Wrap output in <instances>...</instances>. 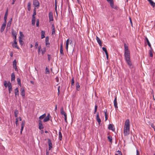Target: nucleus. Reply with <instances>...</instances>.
<instances>
[{
    "mask_svg": "<svg viewBox=\"0 0 155 155\" xmlns=\"http://www.w3.org/2000/svg\"><path fill=\"white\" fill-rule=\"evenodd\" d=\"M31 3L30 2H29L28 3V9L29 11L31 9Z\"/></svg>",
    "mask_w": 155,
    "mask_h": 155,
    "instance_id": "nucleus-30",
    "label": "nucleus"
},
{
    "mask_svg": "<svg viewBox=\"0 0 155 155\" xmlns=\"http://www.w3.org/2000/svg\"><path fill=\"white\" fill-rule=\"evenodd\" d=\"M35 17H32V25H35Z\"/></svg>",
    "mask_w": 155,
    "mask_h": 155,
    "instance_id": "nucleus-31",
    "label": "nucleus"
},
{
    "mask_svg": "<svg viewBox=\"0 0 155 155\" xmlns=\"http://www.w3.org/2000/svg\"><path fill=\"white\" fill-rule=\"evenodd\" d=\"M36 15V10L35 9L34 10V12L32 16V17H35V16Z\"/></svg>",
    "mask_w": 155,
    "mask_h": 155,
    "instance_id": "nucleus-45",
    "label": "nucleus"
},
{
    "mask_svg": "<svg viewBox=\"0 0 155 155\" xmlns=\"http://www.w3.org/2000/svg\"><path fill=\"white\" fill-rule=\"evenodd\" d=\"M13 47L15 48H17L18 49H19V48L18 46V45H17H17L15 44V45H13Z\"/></svg>",
    "mask_w": 155,
    "mask_h": 155,
    "instance_id": "nucleus-51",
    "label": "nucleus"
},
{
    "mask_svg": "<svg viewBox=\"0 0 155 155\" xmlns=\"http://www.w3.org/2000/svg\"><path fill=\"white\" fill-rule=\"evenodd\" d=\"M19 41L20 45H23V42L22 41L21 37H19Z\"/></svg>",
    "mask_w": 155,
    "mask_h": 155,
    "instance_id": "nucleus-33",
    "label": "nucleus"
},
{
    "mask_svg": "<svg viewBox=\"0 0 155 155\" xmlns=\"http://www.w3.org/2000/svg\"><path fill=\"white\" fill-rule=\"evenodd\" d=\"M6 25V23H5V22H4L2 24V25L1 29V32H2L5 27Z\"/></svg>",
    "mask_w": 155,
    "mask_h": 155,
    "instance_id": "nucleus-15",
    "label": "nucleus"
},
{
    "mask_svg": "<svg viewBox=\"0 0 155 155\" xmlns=\"http://www.w3.org/2000/svg\"><path fill=\"white\" fill-rule=\"evenodd\" d=\"M149 53H150V56L151 57H152L153 56V53L151 50H149Z\"/></svg>",
    "mask_w": 155,
    "mask_h": 155,
    "instance_id": "nucleus-46",
    "label": "nucleus"
},
{
    "mask_svg": "<svg viewBox=\"0 0 155 155\" xmlns=\"http://www.w3.org/2000/svg\"><path fill=\"white\" fill-rule=\"evenodd\" d=\"M12 35L13 36V39H16L17 33L16 31L13 29L12 31Z\"/></svg>",
    "mask_w": 155,
    "mask_h": 155,
    "instance_id": "nucleus-14",
    "label": "nucleus"
},
{
    "mask_svg": "<svg viewBox=\"0 0 155 155\" xmlns=\"http://www.w3.org/2000/svg\"><path fill=\"white\" fill-rule=\"evenodd\" d=\"M18 117L16 118L15 119V124L16 125L18 124Z\"/></svg>",
    "mask_w": 155,
    "mask_h": 155,
    "instance_id": "nucleus-48",
    "label": "nucleus"
},
{
    "mask_svg": "<svg viewBox=\"0 0 155 155\" xmlns=\"http://www.w3.org/2000/svg\"><path fill=\"white\" fill-rule=\"evenodd\" d=\"M97 105H95V108H94V114H95L96 112H97Z\"/></svg>",
    "mask_w": 155,
    "mask_h": 155,
    "instance_id": "nucleus-41",
    "label": "nucleus"
},
{
    "mask_svg": "<svg viewBox=\"0 0 155 155\" xmlns=\"http://www.w3.org/2000/svg\"><path fill=\"white\" fill-rule=\"evenodd\" d=\"M25 126V121L23 120L22 122V123L21 124V127H24Z\"/></svg>",
    "mask_w": 155,
    "mask_h": 155,
    "instance_id": "nucleus-50",
    "label": "nucleus"
},
{
    "mask_svg": "<svg viewBox=\"0 0 155 155\" xmlns=\"http://www.w3.org/2000/svg\"><path fill=\"white\" fill-rule=\"evenodd\" d=\"M39 3L37 0H34L33 5L35 7H39Z\"/></svg>",
    "mask_w": 155,
    "mask_h": 155,
    "instance_id": "nucleus-7",
    "label": "nucleus"
},
{
    "mask_svg": "<svg viewBox=\"0 0 155 155\" xmlns=\"http://www.w3.org/2000/svg\"><path fill=\"white\" fill-rule=\"evenodd\" d=\"M18 113V110H15L14 112L15 116V117H17Z\"/></svg>",
    "mask_w": 155,
    "mask_h": 155,
    "instance_id": "nucleus-37",
    "label": "nucleus"
},
{
    "mask_svg": "<svg viewBox=\"0 0 155 155\" xmlns=\"http://www.w3.org/2000/svg\"><path fill=\"white\" fill-rule=\"evenodd\" d=\"M58 135H59V137H58L59 139L60 140H61L62 139V134L60 130L59 131V132Z\"/></svg>",
    "mask_w": 155,
    "mask_h": 155,
    "instance_id": "nucleus-28",
    "label": "nucleus"
},
{
    "mask_svg": "<svg viewBox=\"0 0 155 155\" xmlns=\"http://www.w3.org/2000/svg\"><path fill=\"white\" fill-rule=\"evenodd\" d=\"M17 80L18 82V84L20 86H21V80L19 78H18L17 79Z\"/></svg>",
    "mask_w": 155,
    "mask_h": 155,
    "instance_id": "nucleus-35",
    "label": "nucleus"
},
{
    "mask_svg": "<svg viewBox=\"0 0 155 155\" xmlns=\"http://www.w3.org/2000/svg\"><path fill=\"white\" fill-rule=\"evenodd\" d=\"M51 28L52 29H55V27L54 24H52L51 26Z\"/></svg>",
    "mask_w": 155,
    "mask_h": 155,
    "instance_id": "nucleus-64",
    "label": "nucleus"
},
{
    "mask_svg": "<svg viewBox=\"0 0 155 155\" xmlns=\"http://www.w3.org/2000/svg\"><path fill=\"white\" fill-rule=\"evenodd\" d=\"M45 73L46 74H49L50 73L49 70L47 67L46 68Z\"/></svg>",
    "mask_w": 155,
    "mask_h": 155,
    "instance_id": "nucleus-40",
    "label": "nucleus"
},
{
    "mask_svg": "<svg viewBox=\"0 0 155 155\" xmlns=\"http://www.w3.org/2000/svg\"><path fill=\"white\" fill-rule=\"evenodd\" d=\"M15 79V74L14 73H13L11 74V81H14Z\"/></svg>",
    "mask_w": 155,
    "mask_h": 155,
    "instance_id": "nucleus-27",
    "label": "nucleus"
},
{
    "mask_svg": "<svg viewBox=\"0 0 155 155\" xmlns=\"http://www.w3.org/2000/svg\"><path fill=\"white\" fill-rule=\"evenodd\" d=\"M108 129L114 131L115 130L114 125L113 124H110L108 127Z\"/></svg>",
    "mask_w": 155,
    "mask_h": 155,
    "instance_id": "nucleus-16",
    "label": "nucleus"
},
{
    "mask_svg": "<svg viewBox=\"0 0 155 155\" xmlns=\"http://www.w3.org/2000/svg\"><path fill=\"white\" fill-rule=\"evenodd\" d=\"M45 31L42 30L41 31V38L43 39L45 38Z\"/></svg>",
    "mask_w": 155,
    "mask_h": 155,
    "instance_id": "nucleus-24",
    "label": "nucleus"
},
{
    "mask_svg": "<svg viewBox=\"0 0 155 155\" xmlns=\"http://www.w3.org/2000/svg\"><path fill=\"white\" fill-rule=\"evenodd\" d=\"M45 44L46 46H47V47H49V46H48V45L49 46L50 45V43H49V41L45 42Z\"/></svg>",
    "mask_w": 155,
    "mask_h": 155,
    "instance_id": "nucleus-54",
    "label": "nucleus"
},
{
    "mask_svg": "<svg viewBox=\"0 0 155 155\" xmlns=\"http://www.w3.org/2000/svg\"><path fill=\"white\" fill-rule=\"evenodd\" d=\"M130 124L129 119H127L125 122L124 128L130 129Z\"/></svg>",
    "mask_w": 155,
    "mask_h": 155,
    "instance_id": "nucleus-3",
    "label": "nucleus"
},
{
    "mask_svg": "<svg viewBox=\"0 0 155 155\" xmlns=\"http://www.w3.org/2000/svg\"><path fill=\"white\" fill-rule=\"evenodd\" d=\"M10 55L11 57H13V54L12 52H11L10 53Z\"/></svg>",
    "mask_w": 155,
    "mask_h": 155,
    "instance_id": "nucleus-63",
    "label": "nucleus"
},
{
    "mask_svg": "<svg viewBox=\"0 0 155 155\" xmlns=\"http://www.w3.org/2000/svg\"><path fill=\"white\" fill-rule=\"evenodd\" d=\"M60 113L61 114V115H64V117H65V116H67L66 113L64 110L63 108V107H61V108Z\"/></svg>",
    "mask_w": 155,
    "mask_h": 155,
    "instance_id": "nucleus-21",
    "label": "nucleus"
},
{
    "mask_svg": "<svg viewBox=\"0 0 155 155\" xmlns=\"http://www.w3.org/2000/svg\"><path fill=\"white\" fill-rule=\"evenodd\" d=\"M124 55L125 58H130V52L128 49V46L125 43L124 44Z\"/></svg>",
    "mask_w": 155,
    "mask_h": 155,
    "instance_id": "nucleus-1",
    "label": "nucleus"
},
{
    "mask_svg": "<svg viewBox=\"0 0 155 155\" xmlns=\"http://www.w3.org/2000/svg\"><path fill=\"white\" fill-rule=\"evenodd\" d=\"M125 60L129 67L130 68H132L133 66L130 60V57L125 58Z\"/></svg>",
    "mask_w": 155,
    "mask_h": 155,
    "instance_id": "nucleus-2",
    "label": "nucleus"
},
{
    "mask_svg": "<svg viewBox=\"0 0 155 155\" xmlns=\"http://www.w3.org/2000/svg\"><path fill=\"white\" fill-rule=\"evenodd\" d=\"M41 46L40 45L38 47V53L40 54V52L41 51Z\"/></svg>",
    "mask_w": 155,
    "mask_h": 155,
    "instance_id": "nucleus-42",
    "label": "nucleus"
},
{
    "mask_svg": "<svg viewBox=\"0 0 155 155\" xmlns=\"http://www.w3.org/2000/svg\"><path fill=\"white\" fill-rule=\"evenodd\" d=\"M96 39L99 45L101 47L102 45L101 41L100 39L97 36H96Z\"/></svg>",
    "mask_w": 155,
    "mask_h": 155,
    "instance_id": "nucleus-19",
    "label": "nucleus"
},
{
    "mask_svg": "<svg viewBox=\"0 0 155 155\" xmlns=\"http://www.w3.org/2000/svg\"><path fill=\"white\" fill-rule=\"evenodd\" d=\"M71 85L72 86H74V78H73L71 79Z\"/></svg>",
    "mask_w": 155,
    "mask_h": 155,
    "instance_id": "nucleus-39",
    "label": "nucleus"
},
{
    "mask_svg": "<svg viewBox=\"0 0 155 155\" xmlns=\"http://www.w3.org/2000/svg\"><path fill=\"white\" fill-rule=\"evenodd\" d=\"M48 60L49 61H50L51 59V56L50 54H48Z\"/></svg>",
    "mask_w": 155,
    "mask_h": 155,
    "instance_id": "nucleus-53",
    "label": "nucleus"
},
{
    "mask_svg": "<svg viewBox=\"0 0 155 155\" xmlns=\"http://www.w3.org/2000/svg\"><path fill=\"white\" fill-rule=\"evenodd\" d=\"M46 51V48L45 47L44 48H43V49L41 50V53L42 55H44L45 53V52Z\"/></svg>",
    "mask_w": 155,
    "mask_h": 155,
    "instance_id": "nucleus-34",
    "label": "nucleus"
},
{
    "mask_svg": "<svg viewBox=\"0 0 155 155\" xmlns=\"http://www.w3.org/2000/svg\"><path fill=\"white\" fill-rule=\"evenodd\" d=\"M14 93L15 97H17V96L19 95V91L18 87L15 89Z\"/></svg>",
    "mask_w": 155,
    "mask_h": 155,
    "instance_id": "nucleus-20",
    "label": "nucleus"
},
{
    "mask_svg": "<svg viewBox=\"0 0 155 155\" xmlns=\"http://www.w3.org/2000/svg\"><path fill=\"white\" fill-rule=\"evenodd\" d=\"M19 33L20 35V36L19 37H23L24 36L22 32L20 31Z\"/></svg>",
    "mask_w": 155,
    "mask_h": 155,
    "instance_id": "nucleus-61",
    "label": "nucleus"
},
{
    "mask_svg": "<svg viewBox=\"0 0 155 155\" xmlns=\"http://www.w3.org/2000/svg\"><path fill=\"white\" fill-rule=\"evenodd\" d=\"M48 144L49 150H50L52 147V143H51V141L50 139H48Z\"/></svg>",
    "mask_w": 155,
    "mask_h": 155,
    "instance_id": "nucleus-11",
    "label": "nucleus"
},
{
    "mask_svg": "<svg viewBox=\"0 0 155 155\" xmlns=\"http://www.w3.org/2000/svg\"><path fill=\"white\" fill-rule=\"evenodd\" d=\"M115 155H122V153L121 152L118 150L117 152Z\"/></svg>",
    "mask_w": 155,
    "mask_h": 155,
    "instance_id": "nucleus-38",
    "label": "nucleus"
},
{
    "mask_svg": "<svg viewBox=\"0 0 155 155\" xmlns=\"http://www.w3.org/2000/svg\"><path fill=\"white\" fill-rule=\"evenodd\" d=\"M96 120L98 122L99 124H100L101 123V121L99 115V113L98 112L97 113V114L96 116Z\"/></svg>",
    "mask_w": 155,
    "mask_h": 155,
    "instance_id": "nucleus-18",
    "label": "nucleus"
},
{
    "mask_svg": "<svg viewBox=\"0 0 155 155\" xmlns=\"http://www.w3.org/2000/svg\"><path fill=\"white\" fill-rule=\"evenodd\" d=\"M49 41V38L48 37H46L45 38V42Z\"/></svg>",
    "mask_w": 155,
    "mask_h": 155,
    "instance_id": "nucleus-60",
    "label": "nucleus"
},
{
    "mask_svg": "<svg viewBox=\"0 0 155 155\" xmlns=\"http://www.w3.org/2000/svg\"><path fill=\"white\" fill-rule=\"evenodd\" d=\"M124 135L125 136H127L129 134L130 130L129 128H124Z\"/></svg>",
    "mask_w": 155,
    "mask_h": 155,
    "instance_id": "nucleus-5",
    "label": "nucleus"
},
{
    "mask_svg": "<svg viewBox=\"0 0 155 155\" xmlns=\"http://www.w3.org/2000/svg\"><path fill=\"white\" fill-rule=\"evenodd\" d=\"M7 16L5 15L4 17V22L5 23H6V20L7 19Z\"/></svg>",
    "mask_w": 155,
    "mask_h": 155,
    "instance_id": "nucleus-49",
    "label": "nucleus"
},
{
    "mask_svg": "<svg viewBox=\"0 0 155 155\" xmlns=\"http://www.w3.org/2000/svg\"><path fill=\"white\" fill-rule=\"evenodd\" d=\"M145 40L147 42V44L148 46L152 49L151 45L148 39V38L146 37L145 38Z\"/></svg>",
    "mask_w": 155,
    "mask_h": 155,
    "instance_id": "nucleus-26",
    "label": "nucleus"
},
{
    "mask_svg": "<svg viewBox=\"0 0 155 155\" xmlns=\"http://www.w3.org/2000/svg\"><path fill=\"white\" fill-rule=\"evenodd\" d=\"M57 0H55V8L56 9L57 7Z\"/></svg>",
    "mask_w": 155,
    "mask_h": 155,
    "instance_id": "nucleus-52",
    "label": "nucleus"
},
{
    "mask_svg": "<svg viewBox=\"0 0 155 155\" xmlns=\"http://www.w3.org/2000/svg\"><path fill=\"white\" fill-rule=\"evenodd\" d=\"M12 22V18H11L9 20V21H8V22L7 25V27H6L7 30V29L8 28H9L10 27ZM8 29H9V28H8Z\"/></svg>",
    "mask_w": 155,
    "mask_h": 155,
    "instance_id": "nucleus-17",
    "label": "nucleus"
},
{
    "mask_svg": "<svg viewBox=\"0 0 155 155\" xmlns=\"http://www.w3.org/2000/svg\"><path fill=\"white\" fill-rule=\"evenodd\" d=\"M39 122V128L40 130L44 128V127L42 125L41 121L40 120H38Z\"/></svg>",
    "mask_w": 155,
    "mask_h": 155,
    "instance_id": "nucleus-10",
    "label": "nucleus"
},
{
    "mask_svg": "<svg viewBox=\"0 0 155 155\" xmlns=\"http://www.w3.org/2000/svg\"><path fill=\"white\" fill-rule=\"evenodd\" d=\"M16 39H14V44L17 45V42L16 41Z\"/></svg>",
    "mask_w": 155,
    "mask_h": 155,
    "instance_id": "nucleus-62",
    "label": "nucleus"
},
{
    "mask_svg": "<svg viewBox=\"0 0 155 155\" xmlns=\"http://www.w3.org/2000/svg\"><path fill=\"white\" fill-rule=\"evenodd\" d=\"M21 95L23 98L25 97V91L24 89L21 88Z\"/></svg>",
    "mask_w": 155,
    "mask_h": 155,
    "instance_id": "nucleus-22",
    "label": "nucleus"
},
{
    "mask_svg": "<svg viewBox=\"0 0 155 155\" xmlns=\"http://www.w3.org/2000/svg\"><path fill=\"white\" fill-rule=\"evenodd\" d=\"M51 116H50V114L49 113L48 114L47 116L45 117V118L43 120L44 122H46L48 121L49 120H50L52 121V119H50V117H51Z\"/></svg>",
    "mask_w": 155,
    "mask_h": 155,
    "instance_id": "nucleus-4",
    "label": "nucleus"
},
{
    "mask_svg": "<svg viewBox=\"0 0 155 155\" xmlns=\"http://www.w3.org/2000/svg\"><path fill=\"white\" fill-rule=\"evenodd\" d=\"M9 81L8 83H7L6 81H5L4 83V86L6 87H8V85H9Z\"/></svg>",
    "mask_w": 155,
    "mask_h": 155,
    "instance_id": "nucleus-36",
    "label": "nucleus"
},
{
    "mask_svg": "<svg viewBox=\"0 0 155 155\" xmlns=\"http://www.w3.org/2000/svg\"><path fill=\"white\" fill-rule=\"evenodd\" d=\"M38 43L37 42H35V49H37L38 48Z\"/></svg>",
    "mask_w": 155,
    "mask_h": 155,
    "instance_id": "nucleus-47",
    "label": "nucleus"
},
{
    "mask_svg": "<svg viewBox=\"0 0 155 155\" xmlns=\"http://www.w3.org/2000/svg\"><path fill=\"white\" fill-rule=\"evenodd\" d=\"M68 44H66V49L67 52H68Z\"/></svg>",
    "mask_w": 155,
    "mask_h": 155,
    "instance_id": "nucleus-59",
    "label": "nucleus"
},
{
    "mask_svg": "<svg viewBox=\"0 0 155 155\" xmlns=\"http://www.w3.org/2000/svg\"><path fill=\"white\" fill-rule=\"evenodd\" d=\"M67 119V116H65V117H64V120H65V121L66 122V124H68Z\"/></svg>",
    "mask_w": 155,
    "mask_h": 155,
    "instance_id": "nucleus-55",
    "label": "nucleus"
},
{
    "mask_svg": "<svg viewBox=\"0 0 155 155\" xmlns=\"http://www.w3.org/2000/svg\"><path fill=\"white\" fill-rule=\"evenodd\" d=\"M46 114L45 113L42 115L40 117H39V119L41 120V119H43L44 118L46 117Z\"/></svg>",
    "mask_w": 155,
    "mask_h": 155,
    "instance_id": "nucleus-29",
    "label": "nucleus"
},
{
    "mask_svg": "<svg viewBox=\"0 0 155 155\" xmlns=\"http://www.w3.org/2000/svg\"><path fill=\"white\" fill-rule=\"evenodd\" d=\"M107 1L110 3V6L112 8L116 9V7H114V2L113 0H106Z\"/></svg>",
    "mask_w": 155,
    "mask_h": 155,
    "instance_id": "nucleus-6",
    "label": "nucleus"
},
{
    "mask_svg": "<svg viewBox=\"0 0 155 155\" xmlns=\"http://www.w3.org/2000/svg\"><path fill=\"white\" fill-rule=\"evenodd\" d=\"M107 138H108V139L109 140V141L111 143L112 142V137L110 135H109L107 137Z\"/></svg>",
    "mask_w": 155,
    "mask_h": 155,
    "instance_id": "nucleus-32",
    "label": "nucleus"
},
{
    "mask_svg": "<svg viewBox=\"0 0 155 155\" xmlns=\"http://www.w3.org/2000/svg\"><path fill=\"white\" fill-rule=\"evenodd\" d=\"M49 21H53V13L52 12H50L48 14Z\"/></svg>",
    "mask_w": 155,
    "mask_h": 155,
    "instance_id": "nucleus-8",
    "label": "nucleus"
},
{
    "mask_svg": "<svg viewBox=\"0 0 155 155\" xmlns=\"http://www.w3.org/2000/svg\"><path fill=\"white\" fill-rule=\"evenodd\" d=\"M55 34V29H54L52 30V35H54Z\"/></svg>",
    "mask_w": 155,
    "mask_h": 155,
    "instance_id": "nucleus-57",
    "label": "nucleus"
},
{
    "mask_svg": "<svg viewBox=\"0 0 155 155\" xmlns=\"http://www.w3.org/2000/svg\"><path fill=\"white\" fill-rule=\"evenodd\" d=\"M102 48L103 50L105 52V54L108 53L106 48L103 47Z\"/></svg>",
    "mask_w": 155,
    "mask_h": 155,
    "instance_id": "nucleus-44",
    "label": "nucleus"
},
{
    "mask_svg": "<svg viewBox=\"0 0 155 155\" xmlns=\"http://www.w3.org/2000/svg\"><path fill=\"white\" fill-rule=\"evenodd\" d=\"M63 43L61 42L60 44V53L62 54V55H64V54L63 53Z\"/></svg>",
    "mask_w": 155,
    "mask_h": 155,
    "instance_id": "nucleus-13",
    "label": "nucleus"
},
{
    "mask_svg": "<svg viewBox=\"0 0 155 155\" xmlns=\"http://www.w3.org/2000/svg\"><path fill=\"white\" fill-rule=\"evenodd\" d=\"M114 104L115 108L116 109L118 108L117 103V97H116L115 98L114 101Z\"/></svg>",
    "mask_w": 155,
    "mask_h": 155,
    "instance_id": "nucleus-12",
    "label": "nucleus"
},
{
    "mask_svg": "<svg viewBox=\"0 0 155 155\" xmlns=\"http://www.w3.org/2000/svg\"><path fill=\"white\" fill-rule=\"evenodd\" d=\"M36 25L37 27H39V20H38L37 21Z\"/></svg>",
    "mask_w": 155,
    "mask_h": 155,
    "instance_id": "nucleus-58",
    "label": "nucleus"
},
{
    "mask_svg": "<svg viewBox=\"0 0 155 155\" xmlns=\"http://www.w3.org/2000/svg\"><path fill=\"white\" fill-rule=\"evenodd\" d=\"M8 89H11L12 88V85L11 83L9 82V84L8 86Z\"/></svg>",
    "mask_w": 155,
    "mask_h": 155,
    "instance_id": "nucleus-43",
    "label": "nucleus"
},
{
    "mask_svg": "<svg viewBox=\"0 0 155 155\" xmlns=\"http://www.w3.org/2000/svg\"><path fill=\"white\" fill-rule=\"evenodd\" d=\"M13 68L16 71H18V69L17 67L16 62V60H15L13 62Z\"/></svg>",
    "mask_w": 155,
    "mask_h": 155,
    "instance_id": "nucleus-9",
    "label": "nucleus"
},
{
    "mask_svg": "<svg viewBox=\"0 0 155 155\" xmlns=\"http://www.w3.org/2000/svg\"><path fill=\"white\" fill-rule=\"evenodd\" d=\"M107 109H105L104 110V113L105 114V116H107Z\"/></svg>",
    "mask_w": 155,
    "mask_h": 155,
    "instance_id": "nucleus-56",
    "label": "nucleus"
},
{
    "mask_svg": "<svg viewBox=\"0 0 155 155\" xmlns=\"http://www.w3.org/2000/svg\"><path fill=\"white\" fill-rule=\"evenodd\" d=\"M150 3V5L152 6L153 7L155 6V3H154L152 0H147Z\"/></svg>",
    "mask_w": 155,
    "mask_h": 155,
    "instance_id": "nucleus-23",
    "label": "nucleus"
},
{
    "mask_svg": "<svg viewBox=\"0 0 155 155\" xmlns=\"http://www.w3.org/2000/svg\"><path fill=\"white\" fill-rule=\"evenodd\" d=\"M77 90L78 91H79L80 90V86L79 84V83L77 82L75 84Z\"/></svg>",
    "mask_w": 155,
    "mask_h": 155,
    "instance_id": "nucleus-25",
    "label": "nucleus"
}]
</instances>
